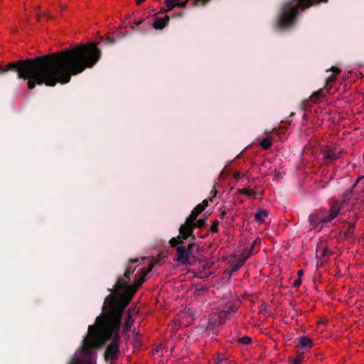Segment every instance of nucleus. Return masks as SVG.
<instances>
[{"instance_id": "nucleus-1", "label": "nucleus", "mask_w": 364, "mask_h": 364, "mask_svg": "<svg viewBox=\"0 0 364 364\" xmlns=\"http://www.w3.org/2000/svg\"><path fill=\"white\" fill-rule=\"evenodd\" d=\"M95 65V42L71 49L0 65V75L11 71L18 77L28 80V88L37 85L53 87L58 82L66 84L71 76Z\"/></svg>"}, {"instance_id": "nucleus-2", "label": "nucleus", "mask_w": 364, "mask_h": 364, "mask_svg": "<svg viewBox=\"0 0 364 364\" xmlns=\"http://www.w3.org/2000/svg\"><path fill=\"white\" fill-rule=\"evenodd\" d=\"M123 313L124 311L104 304L102 313L97 317L95 324L89 326L87 335L82 341V353L89 360L76 364L89 361L96 364L91 360L96 355L95 349L109 340H111V343L105 350V359L110 362L118 359L120 354L119 329Z\"/></svg>"}, {"instance_id": "nucleus-3", "label": "nucleus", "mask_w": 364, "mask_h": 364, "mask_svg": "<svg viewBox=\"0 0 364 364\" xmlns=\"http://www.w3.org/2000/svg\"><path fill=\"white\" fill-rule=\"evenodd\" d=\"M328 0H289L283 6L279 18V26L282 28H287L293 26L296 21L299 11Z\"/></svg>"}, {"instance_id": "nucleus-4", "label": "nucleus", "mask_w": 364, "mask_h": 364, "mask_svg": "<svg viewBox=\"0 0 364 364\" xmlns=\"http://www.w3.org/2000/svg\"><path fill=\"white\" fill-rule=\"evenodd\" d=\"M146 268L141 269L139 277L136 279L133 284H129L122 294L115 292L107 295L105 299V304L107 303L109 306L117 308L121 311H124L138 289L144 282L145 277L149 273L146 272Z\"/></svg>"}, {"instance_id": "nucleus-5", "label": "nucleus", "mask_w": 364, "mask_h": 364, "mask_svg": "<svg viewBox=\"0 0 364 364\" xmlns=\"http://www.w3.org/2000/svg\"><path fill=\"white\" fill-rule=\"evenodd\" d=\"M138 261L139 259L137 258L130 259L129 260V264L126 267L123 276L118 277L114 286V289H109V291H110L111 293H120V291L123 290L124 291L127 289V287L129 286L128 283L130 281V275L135 271V267H132L131 264L136 263Z\"/></svg>"}, {"instance_id": "nucleus-6", "label": "nucleus", "mask_w": 364, "mask_h": 364, "mask_svg": "<svg viewBox=\"0 0 364 364\" xmlns=\"http://www.w3.org/2000/svg\"><path fill=\"white\" fill-rule=\"evenodd\" d=\"M196 218H197L191 213L186 218L185 223L180 226L179 233L181 235L183 240H187L189 237H191L193 241L196 240V237L193 235V229Z\"/></svg>"}, {"instance_id": "nucleus-7", "label": "nucleus", "mask_w": 364, "mask_h": 364, "mask_svg": "<svg viewBox=\"0 0 364 364\" xmlns=\"http://www.w3.org/2000/svg\"><path fill=\"white\" fill-rule=\"evenodd\" d=\"M342 207V203L339 200L333 201L331 208L328 211V214L326 215H323V223H327L331 222L334 218H336L339 214L341 209Z\"/></svg>"}, {"instance_id": "nucleus-8", "label": "nucleus", "mask_w": 364, "mask_h": 364, "mask_svg": "<svg viewBox=\"0 0 364 364\" xmlns=\"http://www.w3.org/2000/svg\"><path fill=\"white\" fill-rule=\"evenodd\" d=\"M326 214L324 209L316 210L311 213L309 216V222L311 228H315L319 223H323V215Z\"/></svg>"}, {"instance_id": "nucleus-9", "label": "nucleus", "mask_w": 364, "mask_h": 364, "mask_svg": "<svg viewBox=\"0 0 364 364\" xmlns=\"http://www.w3.org/2000/svg\"><path fill=\"white\" fill-rule=\"evenodd\" d=\"M176 252H177V257L175 259V260L178 262H179L181 264H191L188 261L190 259L187 251L186 250V247L183 245H179L176 247Z\"/></svg>"}, {"instance_id": "nucleus-10", "label": "nucleus", "mask_w": 364, "mask_h": 364, "mask_svg": "<svg viewBox=\"0 0 364 364\" xmlns=\"http://www.w3.org/2000/svg\"><path fill=\"white\" fill-rule=\"evenodd\" d=\"M169 16H166L164 18H156L153 23V28L156 30H161L168 25L169 22Z\"/></svg>"}, {"instance_id": "nucleus-11", "label": "nucleus", "mask_w": 364, "mask_h": 364, "mask_svg": "<svg viewBox=\"0 0 364 364\" xmlns=\"http://www.w3.org/2000/svg\"><path fill=\"white\" fill-rule=\"evenodd\" d=\"M178 4H180V0H165L164 4L167 9H161L159 13H167L172 10L174 7L178 6Z\"/></svg>"}, {"instance_id": "nucleus-12", "label": "nucleus", "mask_w": 364, "mask_h": 364, "mask_svg": "<svg viewBox=\"0 0 364 364\" xmlns=\"http://www.w3.org/2000/svg\"><path fill=\"white\" fill-rule=\"evenodd\" d=\"M134 321V318L132 315L131 312L129 311L126 318L125 323L123 326V333H127L130 331L132 323Z\"/></svg>"}, {"instance_id": "nucleus-13", "label": "nucleus", "mask_w": 364, "mask_h": 364, "mask_svg": "<svg viewBox=\"0 0 364 364\" xmlns=\"http://www.w3.org/2000/svg\"><path fill=\"white\" fill-rule=\"evenodd\" d=\"M323 159H328L330 161L335 160L339 157L338 154H336L335 151L331 149H325L323 151Z\"/></svg>"}, {"instance_id": "nucleus-14", "label": "nucleus", "mask_w": 364, "mask_h": 364, "mask_svg": "<svg viewBox=\"0 0 364 364\" xmlns=\"http://www.w3.org/2000/svg\"><path fill=\"white\" fill-rule=\"evenodd\" d=\"M269 215V211L265 209H259L255 214V219L256 221L262 223L264 222L263 218Z\"/></svg>"}, {"instance_id": "nucleus-15", "label": "nucleus", "mask_w": 364, "mask_h": 364, "mask_svg": "<svg viewBox=\"0 0 364 364\" xmlns=\"http://www.w3.org/2000/svg\"><path fill=\"white\" fill-rule=\"evenodd\" d=\"M300 346L304 348H310L312 346V340L306 336H302L299 338Z\"/></svg>"}, {"instance_id": "nucleus-16", "label": "nucleus", "mask_w": 364, "mask_h": 364, "mask_svg": "<svg viewBox=\"0 0 364 364\" xmlns=\"http://www.w3.org/2000/svg\"><path fill=\"white\" fill-rule=\"evenodd\" d=\"M195 248H196V252H199L200 248L194 242H191V243L188 244L187 247H186V250L187 251L189 258L193 256Z\"/></svg>"}, {"instance_id": "nucleus-17", "label": "nucleus", "mask_w": 364, "mask_h": 364, "mask_svg": "<svg viewBox=\"0 0 364 364\" xmlns=\"http://www.w3.org/2000/svg\"><path fill=\"white\" fill-rule=\"evenodd\" d=\"M255 243V241L252 243L251 248H244L242 250V252L241 254V259L243 262H246V260L250 257L252 254V248L253 247Z\"/></svg>"}, {"instance_id": "nucleus-18", "label": "nucleus", "mask_w": 364, "mask_h": 364, "mask_svg": "<svg viewBox=\"0 0 364 364\" xmlns=\"http://www.w3.org/2000/svg\"><path fill=\"white\" fill-rule=\"evenodd\" d=\"M183 239L182 238V236L180 234L178 237H172L170 241H169V243L170 245L172 246V247H177V246H179L178 245L179 244H182L183 243Z\"/></svg>"}, {"instance_id": "nucleus-19", "label": "nucleus", "mask_w": 364, "mask_h": 364, "mask_svg": "<svg viewBox=\"0 0 364 364\" xmlns=\"http://www.w3.org/2000/svg\"><path fill=\"white\" fill-rule=\"evenodd\" d=\"M259 145L264 150H267L272 146V140L269 137H265L260 141Z\"/></svg>"}, {"instance_id": "nucleus-20", "label": "nucleus", "mask_w": 364, "mask_h": 364, "mask_svg": "<svg viewBox=\"0 0 364 364\" xmlns=\"http://www.w3.org/2000/svg\"><path fill=\"white\" fill-rule=\"evenodd\" d=\"M237 193L240 194L246 195L247 196H255V195H256V193L252 189L247 188H243L239 189L237 191Z\"/></svg>"}, {"instance_id": "nucleus-21", "label": "nucleus", "mask_w": 364, "mask_h": 364, "mask_svg": "<svg viewBox=\"0 0 364 364\" xmlns=\"http://www.w3.org/2000/svg\"><path fill=\"white\" fill-rule=\"evenodd\" d=\"M323 92V90L320 89L318 91L315 92L313 95H311L309 97L311 102L314 103H317L318 99L321 97Z\"/></svg>"}, {"instance_id": "nucleus-22", "label": "nucleus", "mask_w": 364, "mask_h": 364, "mask_svg": "<svg viewBox=\"0 0 364 364\" xmlns=\"http://www.w3.org/2000/svg\"><path fill=\"white\" fill-rule=\"evenodd\" d=\"M244 264L245 262H243L241 259H237L232 264L231 272L237 271Z\"/></svg>"}, {"instance_id": "nucleus-23", "label": "nucleus", "mask_w": 364, "mask_h": 364, "mask_svg": "<svg viewBox=\"0 0 364 364\" xmlns=\"http://www.w3.org/2000/svg\"><path fill=\"white\" fill-rule=\"evenodd\" d=\"M252 338L249 336H243L237 338V342L243 345H248L251 343Z\"/></svg>"}, {"instance_id": "nucleus-24", "label": "nucleus", "mask_w": 364, "mask_h": 364, "mask_svg": "<svg viewBox=\"0 0 364 364\" xmlns=\"http://www.w3.org/2000/svg\"><path fill=\"white\" fill-rule=\"evenodd\" d=\"M352 194H353V190L352 189H349V190L346 191L342 194V198H343V201L341 202L342 204L346 203L348 199H350V198L351 197Z\"/></svg>"}, {"instance_id": "nucleus-25", "label": "nucleus", "mask_w": 364, "mask_h": 364, "mask_svg": "<svg viewBox=\"0 0 364 364\" xmlns=\"http://www.w3.org/2000/svg\"><path fill=\"white\" fill-rule=\"evenodd\" d=\"M207 218H203L198 220L194 224V228H202L206 225Z\"/></svg>"}, {"instance_id": "nucleus-26", "label": "nucleus", "mask_w": 364, "mask_h": 364, "mask_svg": "<svg viewBox=\"0 0 364 364\" xmlns=\"http://www.w3.org/2000/svg\"><path fill=\"white\" fill-rule=\"evenodd\" d=\"M210 0H193L192 6H205Z\"/></svg>"}, {"instance_id": "nucleus-27", "label": "nucleus", "mask_w": 364, "mask_h": 364, "mask_svg": "<svg viewBox=\"0 0 364 364\" xmlns=\"http://www.w3.org/2000/svg\"><path fill=\"white\" fill-rule=\"evenodd\" d=\"M218 227H219V221L218 220H215L210 226V231L213 233L218 232Z\"/></svg>"}, {"instance_id": "nucleus-28", "label": "nucleus", "mask_w": 364, "mask_h": 364, "mask_svg": "<svg viewBox=\"0 0 364 364\" xmlns=\"http://www.w3.org/2000/svg\"><path fill=\"white\" fill-rule=\"evenodd\" d=\"M304 355L302 354L296 355L295 358H292L291 363L292 364H301L303 361Z\"/></svg>"}, {"instance_id": "nucleus-29", "label": "nucleus", "mask_w": 364, "mask_h": 364, "mask_svg": "<svg viewBox=\"0 0 364 364\" xmlns=\"http://www.w3.org/2000/svg\"><path fill=\"white\" fill-rule=\"evenodd\" d=\"M203 210L201 209L200 206H198V205L193 208V210L191 211V213L197 218Z\"/></svg>"}, {"instance_id": "nucleus-30", "label": "nucleus", "mask_w": 364, "mask_h": 364, "mask_svg": "<svg viewBox=\"0 0 364 364\" xmlns=\"http://www.w3.org/2000/svg\"><path fill=\"white\" fill-rule=\"evenodd\" d=\"M334 80H335V76L333 75H331L330 76H328V78L326 80L325 87L331 88V85H329V84Z\"/></svg>"}, {"instance_id": "nucleus-31", "label": "nucleus", "mask_w": 364, "mask_h": 364, "mask_svg": "<svg viewBox=\"0 0 364 364\" xmlns=\"http://www.w3.org/2000/svg\"><path fill=\"white\" fill-rule=\"evenodd\" d=\"M355 228V223H350L348 225V228L347 230V231L346 232V235H348V236H352L353 235V231Z\"/></svg>"}, {"instance_id": "nucleus-32", "label": "nucleus", "mask_w": 364, "mask_h": 364, "mask_svg": "<svg viewBox=\"0 0 364 364\" xmlns=\"http://www.w3.org/2000/svg\"><path fill=\"white\" fill-rule=\"evenodd\" d=\"M144 21H145V19H140V20H139V21H134L133 22L134 26H132L131 27V28H132L134 31H138L137 30H136V29H135L134 26H139L141 25V24L144 23Z\"/></svg>"}, {"instance_id": "nucleus-33", "label": "nucleus", "mask_w": 364, "mask_h": 364, "mask_svg": "<svg viewBox=\"0 0 364 364\" xmlns=\"http://www.w3.org/2000/svg\"><path fill=\"white\" fill-rule=\"evenodd\" d=\"M208 199H205L202 201L201 203H199L198 204V206H200L201 207V209L203 210H204L205 209V208L208 206Z\"/></svg>"}, {"instance_id": "nucleus-34", "label": "nucleus", "mask_w": 364, "mask_h": 364, "mask_svg": "<svg viewBox=\"0 0 364 364\" xmlns=\"http://www.w3.org/2000/svg\"><path fill=\"white\" fill-rule=\"evenodd\" d=\"M301 284V279L300 278H298L294 281L293 286L294 287H300Z\"/></svg>"}, {"instance_id": "nucleus-35", "label": "nucleus", "mask_w": 364, "mask_h": 364, "mask_svg": "<svg viewBox=\"0 0 364 364\" xmlns=\"http://www.w3.org/2000/svg\"><path fill=\"white\" fill-rule=\"evenodd\" d=\"M115 42H116L115 39H114V38H111V37H109V36L107 37V38H106V43H107V44L110 45V44H113V43H114Z\"/></svg>"}, {"instance_id": "nucleus-36", "label": "nucleus", "mask_w": 364, "mask_h": 364, "mask_svg": "<svg viewBox=\"0 0 364 364\" xmlns=\"http://www.w3.org/2000/svg\"><path fill=\"white\" fill-rule=\"evenodd\" d=\"M189 0H184L183 1H180V4H178V7L185 8L188 4Z\"/></svg>"}, {"instance_id": "nucleus-37", "label": "nucleus", "mask_w": 364, "mask_h": 364, "mask_svg": "<svg viewBox=\"0 0 364 364\" xmlns=\"http://www.w3.org/2000/svg\"><path fill=\"white\" fill-rule=\"evenodd\" d=\"M223 363H228V360L225 358H218V360H217V363L218 364H222Z\"/></svg>"}, {"instance_id": "nucleus-38", "label": "nucleus", "mask_w": 364, "mask_h": 364, "mask_svg": "<svg viewBox=\"0 0 364 364\" xmlns=\"http://www.w3.org/2000/svg\"><path fill=\"white\" fill-rule=\"evenodd\" d=\"M331 70H332L333 73H335L336 74H339L341 73V70L334 66L331 67Z\"/></svg>"}, {"instance_id": "nucleus-39", "label": "nucleus", "mask_w": 364, "mask_h": 364, "mask_svg": "<svg viewBox=\"0 0 364 364\" xmlns=\"http://www.w3.org/2000/svg\"><path fill=\"white\" fill-rule=\"evenodd\" d=\"M235 309L234 307H230L228 309H227L225 311V315H228V314H230L231 312H235Z\"/></svg>"}, {"instance_id": "nucleus-40", "label": "nucleus", "mask_w": 364, "mask_h": 364, "mask_svg": "<svg viewBox=\"0 0 364 364\" xmlns=\"http://www.w3.org/2000/svg\"><path fill=\"white\" fill-rule=\"evenodd\" d=\"M154 264H155V262H151L149 265V267L146 269V272H150L152 270V269L154 268Z\"/></svg>"}, {"instance_id": "nucleus-41", "label": "nucleus", "mask_w": 364, "mask_h": 364, "mask_svg": "<svg viewBox=\"0 0 364 364\" xmlns=\"http://www.w3.org/2000/svg\"><path fill=\"white\" fill-rule=\"evenodd\" d=\"M210 194H211V198H210V200H212V198L213 197H215L216 194H217V191L215 189H213L210 191Z\"/></svg>"}, {"instance_id": "nucleus-42", "label": "nucleus", "mask_w": 364, "mask_h": 364, "mask_svg": "<svg viewBox=\"0 0 364 364\" xmlns=\"http://www.w3.org/2000/svg\"><path fill=\"white\" fill-rule=\"evenodd\" d=\"M304 274V271L302 269H300L298 271L297 274L299 277H301Z\"/></svg>"}, {"instance_id": "nucleus-43", "label": "nucleus", "mask_w": 364, "mask_h": 364, "mask_svg": "<svg viewBox=\"0 0 364 364\" xmlns=\"http://www.w3.org/2000/svg\"><path fill=\"white\" fill-rule=\"evenodd\" d=\"M225 215H226V212H225V210H223V211L221 212L220 218H223Z\"/></svg>"}, {"instance_id": "nucleus-44", "label": "nucleus", "mask_w": 364, "mask_h": 364, "mask_svg": "<svg viewBox=\"0 0 364 364\" xmlns=\"http://www.w3.org/2000/svg\"><path fill=\"white\" fill-rule=\"evenodd\" d=\"M240 173L237 172L235 173V178L238 179L240 178Z\"/></svg>"}, {"instance_id": "nucleus-45", "label": "nucleus", "mask_w": 364, "mask_h": 364, "mask_svg": "<svg viewBox=\"0 0 364 364\" xmlns=\"http://www.w3.org/2000/svg\"><path fill=\"white\" fill-rule=\"evenodd\" d=\"M145 0H136V4L139 5L141 3L144 1Z\"/></svg>"}, {"instance_id": "nucleus-46", "label": "nucleus", "mask_w": 364, "mask_h": 364, "mask_svg": "<svg viewBox=\"0 0 364 364\" xmlns=\"http://www.w3.org/2000/svg\"><path fill=\"white\" fill-rule=\"evenodd\" d=\"M80 364H93V363L92 362L89 361V362L81 363Z\"/></svg>"}, {"instance_id": "nucleus-47", "label": "nucleus", "mask_w": 364, "mask_h": 364, "mask_svg": "<svg viewBox=\"0 0 364 364\" xmlns=\"http://www.w3.org/2000/svg\"><path fill=\"white\" fill-rule=\"evenodd\" d=\"M181 16H182V13H180V14L178 15V17H181Z\"/></svg>"}, {"instance_id": "nucleus-48", "label": "nucleus", "mask_w": 364, "mask_h": 364, "mask_svg": "<svg viewBox=\"0 0 364 364\" xmlns=\"http://www.w3.org/2000/svg\"><path fill=\"white\" fill-rule=\"evenodd\" d=\"M208 215H204V218H208Z\"/></svg>"}]
</instances>
